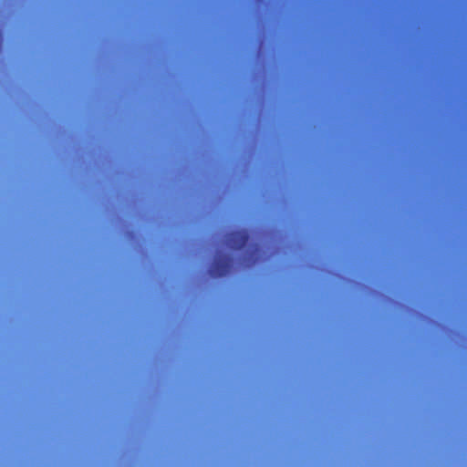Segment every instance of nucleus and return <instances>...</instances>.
<instances>
[{
  "label": "nucleus",
  "mask_w": 467,
  "mask_h": 467,
  "mask_svg": "<svg viewBox=\"0 0 467 467\" xmlns=\"http://www.w3.org/2000/svg\"><path fill=\"white\" fill-rule=\"evenodd\" d=\"M233 265V258L225 254H218L210 269V275L213 277H223L226 275Z\"/></svg>",
  "instance_id": "obj_1"
},
{
  "label": "nucleus",
  "mask_w": 467,
  "mask_h": 467,
  "mask_svg": "<svg viewBox=\"0 0 467 467\" xmlns=\"http://www.w3.org/2000/svg\"><path fill=\"white\" fill-rule=\"evenodd\" d=\"M225 237V243L230 248L241 250L247 244L249 234L246 230H236L228 233Z\"/></svg>",
  "instance_id": "obj_2"
}]
</instances>
